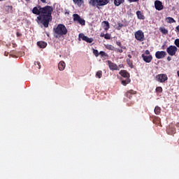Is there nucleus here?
<instances>
[{"instance_id": "55", "label": "nucleus", "mask_w": 179, "mask_h": 179, "mask_svg": "<svg viewBox=\"0 0 179 179\" xmlns=\"http://www.w3.org/2000/svg\"><path fill=\"white\" fill-rule=\"evenodd\" d=\"M0 1H3V0H0Z\"/></svg>"}, {"instance_id": "29", "label": "nucleus", "mask_w": 179, "mask_h": 179, "mask_svg": "<svg viewBox=\"0 0 179 179\" xmlns=\"http://www.w3.org/2000/svg\"><path fill=\"white\" fill-rule=\"evenodd\" d=\"M99 55H101V58H108V55L104 51L99 52Z\"/></svg>"}, {"instance_id": "41", "label": "nucleus", "mask_w": 179, "mask_h": 179, "mask_svg": "<svg viewBox=\"0 0 179 179\" xmlns=\"http://www.w3.org/2000/svg\"><path fill=\"white\" fill-rule=\"evenodd\" d=\"M37 19H38V20H41V22L43 21V16H38V17H37Z\"/></svg>"}, {"instance_id": "22", "label": "nucleus", "mask_w": 179, "mask_h": 179, "mask_svg": "<svg viewBox=\"0 0 179 179\" xmlns=\"http://www.w3.org/2000/svg\"><path fill=\"white\" fill-rule=\"evenodd\" d=\"M73 2H74L75 5L79 6V8H80L84 3L83 0H73Z\"/></svg>"}, {"instance_id": "52", "label": "nucleus", "mask_w": 179, "mask_h": 179, "mask_svg": "<svg viewBox=\"0 0 179 179\" xmlns=\"http://www.w3.org/2000/svg\"><path fill=\"white\" fill-rule=\"evenodd\" d=\"M176 127H177V128H179V122L176 124Z\"/></svg>"}, {"instance_id": "19", "label": "nucleus", "mask_w": 179, "mask_h": 179, "mask_svg": "<svg viewBox=\"0 0 179 179\" xmlns=\"http://www.w3.org/2000/svg\"><path fill=\"white\" fill-rule=\"evenodd\" d=\"M65 62L64 61H61L59 64H58V68L59 71H64V69H65Z\"/></svg>"}, {"instance_id": "51", "label": "nucleus", "mask_w": 179, "mask_h": 179, "mask_svg": "<svg viewBox=\"0 0 179 179\" xmlns=\"http://www.w3.org/2000/svg\"><path fill=\"white\" fill-rule=\"evenodd\" d=\"M120 48H122L123 50H127V48L125 46H121Z\"/></svg>"}, {"instance_id": "32", "label": "nucleus", "mask_w": 179, "mask_h": 179, "mask_svg": "<svg viewBox=\"0 0 179 179\" xmlns=\"http://www.w3.org/2000/svg\"><path fill=\"white\" fill-rule=\"evenodd\" d=\"M155 92H157V93H162L163 88L162 87H157L155 89Z\"/></svg>"}, {"instance_id": "24", "label": "nucleus", "mask_w": 179, "mask_h": 179, "mask_svg": "<svg viewBox=\"0 0 179 179\" xmlns=\"http://www.w3.org/2000/svg\"><path fill=\"white\" fill-rule=\"evenodd\" d=\"M127 65H129V68H131V69H134V63L132 62V60H131L130 59H127Z\"/></svg>"}, {"instance_id": "27", "label": "nucleus", "mask_w": 179, "mask_h": 179, "mask_svg": "<svg viewBox=\"0 0 179 179\" xmlns=\"http://www.w3.org/2000/svg\"><path fill=\"white\" fill-rule=\"evenodd\" d=\"M105 48L109 50L110 51H114L115 47L113 45H105Z\"/></svg>"}, {"instance_id": "1", "label": "nucleus", "mask_w": 179, "mask_h": 179, "mask_svg": "<svg viewBox=\"0 0 179 179\" xmlns=\"http://www.w3.org/2000/svg\"><path fill=\"white\" fill-rule=\"evenodd\" d=\"M41 16L43 17L41 23L44 27H48L50 22H52V12L54 8L51 6H45L41 8Z\"/></svg>"}, {"instance_id": "39", "label": "nucleus", "mask_w": 179, "mask_h": 179, "mask_svg": "<svg viewBox=\"0 0 179 179\" xmlns=\"http://www.w3.org/2000/svg\"><path fill=\"white\" fill-rule=\"evenodd\" d=\"M16 36H17V37H22V33L17 31V32H16Z\"/></svg>"}, {"instance_id": "37", "label": "nucleus", "mask_w": 179, "mask_h": 179, "mask_svg": "<svg viewBox=\"0 0 179 179\" xmlns=\"http://www.w3.org/2000/svg\"><path fill=\"white\" fill-rule=\"evenodd\" d=\"M144 55H150V52L149 51V50H146L145 51V54Z\"/></svg>"}, {"instance_id": "20", "label": "nucleus", "mask_w": 179, "mask_h": 179, "mask_svg": "<svg viewBox=\"0 0 179 179\" xmlns=\"http://www.w3.org/2000/svg\"><path fill=\"white\" fill-rule=\"evenodd\" d=\"M113 1V3L115 6H120L121 3H124L125 2V0H111Z\"/></svg>"}, {"instance_id": "8", "label": "nucleus", "mask_w": 179, "mask_h": 179, "mask_svg": "<svg viewBox=\"0 0 179 179\" xmlns=\"http://www.w3.org/2000/svg\"><path fill=\"white\" fill-rule=\"evenodd\" d=\"M166 55H167V52L164 51H157L155 52V58H157V59H163Z\"/></svg>"}, {"instance_id": "13", "label": "nucleus", "mask_w": 179, "mask_h": 179, "mask_svg": "<svg viewBox=\"0 0 179 179\" xmlns=\"http://www.w3.org/2000/svg\"><path fill=\"white\" fill-rule=\"evenodd\" d=\"M155 9H157V10H163V3H162V1L157 0L155 1Z\"/></svg>"}, {"instance_id": "2", "label": "nucleus", "mask_w": 179, "mask_h": 179, "mask_svg": "<svg viewBox=\"0 0 179 179\" xmlns=\"http://www.w3.org/2000/svg\"><path fill=\"white\" fill-rule=\"evenodd\" d=\"M53 33L55 38H61L62 36L68 34V29L64 24H59L56 27L53 28Z\"/></svg>"}, {"instance_id": "38", "label": "nucleus", "mask_w": 179, "mask_h": 179, "mask_svg": "<svg viewBox=\"0 0 179 179\" xmlns=\"http://www.w3.org/2000/svg\"><path fill=\"white\" fill-rule=\"evenodd\" d=\"M35 65H38V69H40V68H41V65L40 64V62H35Z\"/></svg>"}, {"instance_id": "46", "label": "nucleus", "mask_w": 179, "mask_h": 179, "mask_svg": "<svg viewBox=\"0 0 179 179\" xmlns=\"http://www.w3.org/2000/svg\"><path fill=\"white\" fill-rule=\"evenodd\" d=\"M65 15H69V10H66V12H65Z\"/></svg>"}, {"instance_id": "12", "label": "nucleus", "mask_w": 179, "mask_h": 179, "mask_svg": "<svg viewBox=\"0 0 179 179\" xmlns=\"http://www.w3.org/2000/svg\"><path fill=\"white\" fill-rule=\"evenodd\" d=\"M78 37L79 38H82L83 41H86L87 43H93V39L92 38H89L85 36L84 34H79Z\"/></svg>"}, {"instance_id": "50", "label": "nucleus", "mask_w": 179, "mask_h": 179, "mask_svg": "<svg viewBox=\"0 0 179 179\" xmlns=\"http://www.w3.org/2000/svg\"><path fill=\"white\" fill-rule=\"evenodd\" d=\"M167 61H171V57L170 56L167 57Z\"/></svg>"}, {"instance_id": "7", "label": "nucleus", "mask_w": 179, "mask_h": 179, "mask_svg": "<svg viewBox=\"0 0 179 179\" xmlns=\"http://www.w3.org/2000/svg\"><path fill=\"white\" fill-rule=\"evenodd\" d=\"M73 17L74 22H78L81 26H85V24H86V21L84 19H82L78 14H73Z\"/></svg>"}, {"instance_id": "54", "label": "nucleus", "mask_w": 179, "mask_h": 179, "mask_svg": "<svg viewBox=\"0 0 179 179\" xmlns=\"http://www.w3.org/2000/svg\"><path fill=\"white\" fill-rule=\"evenodd\" d=\"M29 1H30V0H25L26 2H29Z\"/></svg>"}, {"instance_id": "30", "label": "nucleus", "mask_w": 179, "mask_h": 179, "mask_svg": "<svg viewBox=\"0 0 179 179\" xmlns=\"http://www.w3.org/2000/svg\"><path fill=\"white\" fill-rule=\"evenodd\" d=\"M103 23H104V29L105 30H108L110 29V23H108V21H103Z\"/></svg>"}, {"instance_id": "34", "label": "nucleus", "mask_w": 179, "mask_h": 179, "mask_svg": "<svg viewBox=\"0 0 179 179\" xmlns=\"http://www.w3.org/2000/svg\"><path fill=\"white\" fill-rule=\"evenodd\" d=\"M104 38L106 40H110L111 38V34H105V36H104Z\"/></svg>"}, {"instance_id": "43", "label": "nucleus", "mask_w": 179, "mask_h": 179, "mask_svg": "<svg viewBox=\"0 0 179 179\" xmlns=\"http://www.w3.org/2000/svg\"><path fill=\"white\" fill-rule=\"evenodd\" d=\"M117 66H118L119 69L124 68V65L123 64H120Z\"/></svg>"}, {"instance_id": "21", "label": "nucleus", "mask_w": 179, "mask_h": 179, "mask_svg": "<svg viewBox=\"0 0 179 179\" xmlns=\"http://www.w3.org/2000/svg\"><path fill=\"white\" fill-rule=\"evenodd\" d=\"M136 15L138 19H140L141 20H145V15L142 13V12L138 10L136 11Z\"/></svg>"}, {"instance_id": "3", "label": "nucleus", "mask_w": 179, "mask_h": 179, "mask_svg": "<svg viewBox=\"0 0 179 179\" xmlns=\"http://www.w3.org/2000/svg\"><path fill=\"white\" fill-rule=\"evenodd\" d=\"M110 0H90L89 3L92 6H96L97 9H101V6H106Z\"/></svg>"}, {"instance_id": "23", "label": "nucleus", "mask_w": 179, "mask_h": 179, "mask_svg": "<svg viewBox=\"0 0 179 179\" xmlns=\"http://www.w3.org/2000/svg\"><path fill=\"white\" fill-rule=\"evenodd\" d=\"M154 113L155 114H156V115H160V113H162V108L159 106H155Z\"/></svg>"}, {"instance_id": "49", "label": "nucleus", "mask_w": 179, "mask_h": 179, "mask_svg": "<svg viewBox=\"0 0 179 179\" xmlns=\"http://www.w3.org/2000/svg\"><path fill=\"white\" fill-rule=\"evenodd\" d=\"M166 44L163 45L162 47V50H165Z\"/></svg>"}, {"instance_id": "31", "label": "nucleus", "mask_w": 179, "mask_h": 179, "mask_svg": "<svg viewBox=\"0 0 179 179\" xmlns=\"http://www.w3.org/2000/svg\"><path fill=\"white\" fill-rule=\"evenodd\" d=\"M96 76H97L99 79H101V76H103V71H98L96 73Z\"/></svg>"}, {"instance_id": "47", "label": "nucleus", "mask_w": 179, "mask_h": 179, "mask_svg": "<svg viewBox=\"0 0 179 179\" xmlns=\"http://www.w3.org/2000/svg\"><path fill=\"white\" fill-rule=\"evenodd\" d=\"M177 31L179 33V25H178L176 27Z\"/></svg>"}, {"instance_id": "14", "label": "nucleus", "mask_w": 179, "mask_h": 179, "mask_svg": "<svg viewBox=\"0 0 179 179\" xmlns=\"http://www.w3.org/2000/svg\"><path fill=\"white\" fill-rule=\"evenodd\" d=\"M32 13H34V15H41V6L34 7L32 9Z\"/></svg>"}, {"instance_id": "9", "label": "nucleus", "mask_w": 179, "mask_h": 179, "mask_svg": "<svg viewBox=\"0 0 179 179\" xmlns=\"http://www.w3.org/2000/svg\"><path fill=\"white\" fill-rule=\"evenodd\" d=\"M141 57L143 58L144 62H146L147 64H150V62H152L153 60V56L152 55H145V54H142Z\"/></svg>"}, {"instance_id": "48", "label": "nucleus", "mask_w": 179, "mask_h": 179, "mask_svg": "<svg viewBox=\"0 0 179 179\" xmlns=\"http://www.w3.org/2000/svg\"><path fill=\"white\" fill-rule=\"evenodd\" d=\"M106 34L101 33V35H100V37H105Z\"/></svg>"}, {"instance_id": "40", "label": "nucleus", "mask_w": 179, "mask_h": 179, "mask_svg": "<svg viewBox=\"0 0 179 179\" xmlns=\"http://www.w3.org/2000/svg\"><path fill=\"white\" fill-rule=\"evenodd\" d=\"M116 44H117V45L120 47V48H121V47H122V45L121 44V42H120V41H116Z\"/></svg>"}, {"instance_id": "33", "label": "nucleus", "mask_w": 179, "mask_h": 179, "mask_svg": "<svg viewBox=\"0 0 179 179\" xmlns=\"http://www.w3.org/2000/svg\"><path fill=\"white\" fill-rule=\"evenodd\" d=\"M93 54L95 57H99V55H100V52H99V50L96 49H93Z\"/></svg>"}, {"instance_id": "15", "label": "nucleus", "mask_w": 179, "mask_h": 179, "mask_svg": "<svg viewBox=\"0 0 179 179\" xmlns=\"http://www.w3.org/2000/svg\"><path fill=\"white\" fill-rule=\"evenodd\" d=\"M134 94H136V91H134L133 90H130L129 91H127L125 94L126 97H127L128 99H132V96H134Z\"/></svg>"}, {"instance_id": "5", "label": "nucleus", "mask_w": 179, "mask_h": 179, "mask_svg": "<svg viewBox=\"0 0 179 179\" xmlns=\"http://www.w3.org/2000/svg\"><path fill=\"white\" fill-rule=\"evenodd\" d=\"M135 38L137 41H145V34L141 30H138L134 34Z\"/></svg>"}, {"instance_id": "45", "label": "nucleus", "mask_w": 179, "mask_h": 179, "mask_svg": "<svg viewBox=\"0 0 179 179\" xmlns=\"http://www.w3.org/2000/svg\"><path fill=\"white\" fill-rule=\"evenodd\" d=\"M42 3H47V0H41Z\"/></svg>"}, {"instance_id": "35", "label": "nucleus", "mask_w": 179, "mask_h": 179, "mask_svg": "<svg viewBox=\"0 0 179 179\" xmlns=\"http://www.w3.org/2000/svg\"><path fill=\"white\" fill-rule=\"evenodd\" d=\"M117 25H118L117 28V30H121V29L124 27V24L122 23H118Z\"/></svg>"}, {"instance_id": "6", "label": "nucleus", "mask_w": 179, "mask_h": 179, "mask_svg": "<svg viewBox=\"0 0 179 179\" xmlns=\"http://www.w3.org/2000/svg\"><path fill=\"white\" fill-rule=\"evenodd\" d=\"M156 80L160 83H165L166 80H169L167 74L162 73L156 76Z\"/></svg>"}, {"instance_id": "18", "label": "nucleus", "mask_w": 179, "mask_h": 179, "mask_svg": "<svg viewBox=\"0 0 179 179\" xmlns=\"http://www.w3.org/2000/svg\"><path fill=\"white\" fill-rule=\"evenodd\" d=\"M37 45H38L39 48H45V47H47V42L38 41Z\"/></svg>"}, {"instance_id": "4", "label": "nucleus", "mask_w": 179, "mask_h": 179, "mask_svg": "<svg viewBox=\"0 0 179 179\" xmlns=\"http://www.w3.org/2000/svg\"><path fill=\"white\" fill-rule=\"evenodd\" d=\"M178 50V48H177V46L176 45H170L166 48V52L169 54V55H171V57H174V55L177 54Z\"/></svg>"}, {"instance_id": "17", "label": "nucleus", "mask_w": 179, "mask_h": 179, "mask_svg": "<svg viewBox=\"0 0 179 179\" xmlns=\"http://www.w3.org/2000/svg\"><path fill=\"white\" fill-rule=\"evenodd\" d=\"M13 7L12 6H4V10L6 13V15H8L9 13H12L13 12Z\"/></svg>"}, {"instance_id": "10", "label": "nucleus", "mask_w": 179, "mask_h": 179, "mask_svg": "<svg viewBox=\"0 0 179 179\" xmlns=\"http://www.w3.org/2000/svg\"><path fill=\"white\" fill-rule=\"evenodd\" d=\"M108 65L110 71H120L118 66L110 60L108 61Z\"/></svg>"}, {"instance_id": "16", "label": "nucleus", "mask_w": 179, "mask_h": 179, "mask_svg": "<svg viewBox=\"0 0 179 179\" xmlns=\"http://www.w3.org/2000/svg\"><path fill=\"white\" fill-rule=\"evenodd\" d=\"M119 73L125 79L129 78V73L127 70H121Z\"/></svg>"}, {"instance_id": "26", "label": "nucleus", "mask_w": 179, "mask_h": 179, "mask_svg": "<svg viewBox=\"0 0 179 179\" xmlns=\"http://www.w3.org/2000/svg\"><path fill=\"white\" fill-rule=\"evenodd\" d=\"M166 21L167 22V23H176V20H174V18L171 17H167L166 18Z\"/></svg>"}, {"instance_id": "44", "label": "nucleus", "mask_w": 179, "mask_h": 179, "mask_svg": "<svg viewBox=\"0 0 179 179\" xmlns=\"http://www.w3.org/2000/svg\"><path fill=\"white\" fill-rule=\"evenodd\" d=\"M129 2H138L139 0H128Z\"/></svg>"}, {"instance_id": "36", "label": "nucleus", "mask_w": 179, "mask_h": 179, "mask_svg": "<svg viewBox=\"0 0 179 179\" xmlns=\"http://www.w3.org/2000/svg\"><path fill=\"white\" fill-rule=\"evenodd\" d=\"M174 44L176 45V47H178V48H179V38L175 40Z\"/></svg>"}, {"instance_id": "25", "label": "nucleus", "mask_w": 179, "mask_h": 179, "mask_svg": "<svg viewBox=\"0 0 179 179\" xmlns=\"http://www.w3.org/2000/svg\"><path fill=\"white\" fill-rule=\"evenodd\" d=\"M128 83H131V79L125 78V80H122V85H123V86H127Z\"/></svg>"}, {"instance_id": "53", "label": "nucleus", "mask_w": 179, "mask_h": 179, "mask_svg": "<svg viewBox=\"0 0 179 179\" xmlns=\"http://www.w3.org/2000/svg\"><path fill=\"white\" fill-rule=\"evenodd\" d=\"M127 57H128L129 58H130V59L132 58V55H128Z\"/></svg>"}, {"instance_id": "11", "label": "nucleus", "mask_w": 179, "mask_h": 179, "mask_svg": "<svg viewBox=\"0 0 179 179\" xmlns=\"http://www.w3.org/2000/svg\"><path fill=\"white\" fill-rule=\"evenodd\" d=\"M166 132L168 135H174V134H176V127H174L173 124H169V128L166 129Z\"/></svg>"}, {"instance_id": "28", "label": "nucleus", "mask_w": 179, "mask_h": 179, "mask_svg": "<svg viewBox=\"0 0 179 179\" xmlns=\"http://www.w3.org/2000/svg\"><path fill=\"white\" fill-rule=\"evenodd\" d=\"M159 31H161L162 34H169V30L166 29L164 27H160Z\"/></svg>"}, {"instance_id": "42", "label": "nucleus", "mask_w": 179, "mask_h": 179, "mask_svg": "<svg viewBox=\"0 0 179 179\" xmlns=\"http://www.w3.org/2000/svg\"><path fill=\"white\" fill-rule=\"evenodd\" d=\"M117 52H120V54L124 52V50H122V49H117Z\"/></svg>"}]
</instances>
